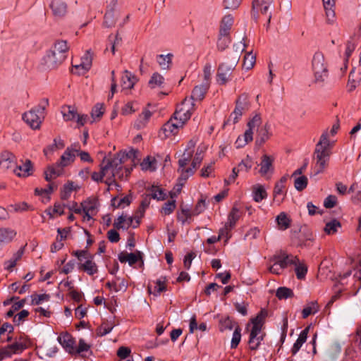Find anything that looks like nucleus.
Masks as SVG:
<instances>
[{"label": "nucleus", "mask_w": 361, "mask_h": 361, "mask_svg": "<svg viewBox=\"0 0 361 361\" xmlns=\"http://www.w3.org/2000/svg\"><path fill=\"white\" fill-rule=\"evenodd\" d=\"M16 157L12 153L5 151L0 154V170L6 171L14 169Z\"/></svg>", "instance_id": "412c9836"}, {"label": "nucleus", "mask_w": 361, "mask_h": 361, "mask_svg": "<svg viewBox=\"0 0 361 361\" xmlns=\"http://www.w3.org/2000/svg\"><path fill=\"white\" fill-rule=\"evenodd\" d=\"M341 226V223L338 220L334 219L326 224L324 231L328 235H333L338 231Z\"/></svg>", "instance_id": "09e8293b"}, {"label": "nucleus", "mask_w": 361, "mask_h": 361, "mask_svg": "<svg viewBox=\"0 0 361 361\" xmlns=\"http://www.w3.org/2000/svg\"><path fill=\"white\" fill-rule=\"evenodd\" d=\"M249 106L250 104L247 95H240L235 102L234 111L232 112L224 125L229 123L231 121H232L233 124L238 123L242 115L249 109Z\"/></svg>", "instance_id": "ddd939ff"}, {"label": "nucleus", "mask_w": 361, "mask_h": 361, "mask_svg": "<svg viewBox=\"0 0 361 361\" xmlns=\"http://www.w3.org/2000/svg\"><path fill=\"white\" fill-rule=\"evenodd\" d=\"M286 178L282 177L279 182H277L274 189V201L278 204H280L283 200V190L285 188V183Z\"/></svg>", "instance_id": "c85d7f7f"}, {"label": "nucleus", "mask_w": 361, "mask_h": 361, "mask_svg": "<svg viewBox=\"0 0 361 361\" xmlns=\"http://www.w3.org/2000/svg\"><path fill=\"white\" fill-rule=\"evenodd\" d=\"M137 81V79L134 75L125 71L121 78V87L123 90H131Z\"/></svg>", "instance_id": "c756f323"}, {"label": "nucleus", "mask_w": 361, "mask_h": 361, "mask_svg": "<svg viewBox=\"0 0 361 361\" xmlns=\"http://www.w3.org/2000/svg\"><path fill=\"white\" fill-rule=\"evenodd\" d=\"M27 348V345L23 342H15L11 345H8L6 349V350H9L8 354L11 353H16L18 352L23 351L24 349Z\"/></svg>", "instance_id": "4d7b16f0"}, {"label": "nucleus", "mask_w": 361, "mask_h": 361, "mask_svg": "<svg viewBox=\"0 0 361 361\" xmlns=\"http://www.w3.org/2000/svg\"><path fill=\"white\" fill-rule=\"evenodd\" d=\"M273 161L274 159L267 154H264L262 157V160L259 165L260 166L259 172L261 176H264L269 171H273Z\"/></svg>", "instance_id": "a878e982"}, {"label": "nucleus", "mask_w": 361, "mask_h": 361, "mask_svg": "<svg viewBox=\"0 0 361 361\" xmlns=\"http://www.w3.org/2000/svg\"><path fill=\"white\" fill-rule=\"evenodd\" d=\"M61 114L66 121H75L78 116V111L75 106H63L61 108Z\"/></svg>", "instance_id": "e433bc0d"}, {"label": "nucleus", "mask_w": 361, "mask_h": 361, "mask_svg": "<svg viewBox=\"0 0 361 361\" xmlns=\"http://www.w3.org/2000/svg\"><path fill=\"white\" fill-rule=\"evenodd\" d=\"M112 205L116 207H125L126 206H128L131 202V198L129 196H125L119 200L117 197H114L111 200Z\"/></svg>", "instance_id": "13d9d810"}, {"label": "nucleus", "mask_w": 361, "mask_h": 361, "mask_svg": "<svg viewBox=\"0 0 361 361\" xmlns=\"http://www.w3.org/2000/svg\"><path fill=\"white\" fill-rule=\"evenodd\" d=\"M230 37L228 36H221L219 34L218 41H217V47L220 51H224L228 46L230 43Z\"/></svg>", "instance_id": "338daca9"}, {"label": "nucleus", "mask_w": 361, "mask_h": 361, "mask_svg": "<svg viewBox=\"0 0 361 361\" xmlns=\"http://www.w3.org/2000/svg\"><path fill=\"white\" fill-rule=\"evenodd\" d=\"M140 223V217L138 215L134 216H128L126 214H121L116 219L114 220V227L116 229L127 230L130 226L137 228Z\"/></svg>", "instance_id": "4468645a"}, {"label": "nucleus", "mask_w": 361, "mask_h": 361, "mask_svg": "<svg viewBox=\"0 0 361 361\" xmlns=\"http://www.w3.org/2000/svg\"><path fill=\"white\" fill-rule=\"evenodd\" d=\"M208 89V84L196 85L192 91L190 100L201 101L204 99Z\"/></svg>", "instance_id": "f704fd0d"}, {"label": "nucleus", "mask_w": 361, "mask_h": 361, "mask_svg": "<svg viewBox=\"0 0 361 361\" xmlns=\"http://www.w3.org/2000/svg\"><path fill=\"white\" fill-rule=\"evenodd\" d=\"M176 200L172 199L164 203L161 208V213L165 216L171 214L176 209Z\"/></svg>", "instance_id": "052dcab7"}, {"label": "nucleus", "mask_w": 361, "mask_h": 361, "mask_svg": "<svg viewBox=\"0 0 361 361\" xmlns=\"http://www.w3.org/2000/svg\"><path fill=\"white\" fill-rule=\"evenodd\" d=\"M319 307L317 301H312L306 305L302 312V315L304 319L309 317L310 314H314L319 311Z\"/></svg>", "instance_id": "ea45409f"}, {"label": "nucleus", "mask_w": 361, "mask_h": 361, "mask_svg": "<svg viewBox=\"0 0 361 361\" xmlns=\"http://www.w3.org/2000/svg\"><path fill=\"white\" fill-rule=\"evenodd\" d=\"M68 49L66 40L56 41L44 59L47 68L54 69L60 66L66 59Z\"/></svg>", "instance_id": "20e7f679"}, {"label": "nucleus", "mask_w": 361, "mask_h": 361, "mask_svg": "<svg viewBox=\"0 0 361 361\" xmlns=\"http://www.w3.org/2000/svg\"><path fill=\"white\" fill-rule=\"evenodd\" d=\"M156 159L150 157L145 158L140 166L142 170L153 171L156 169Z\"/></svg>", "instance_id": "8fccbe9b"}, {"label": "nucleus", "mask_w": 361, "mask_h": 361, "mask_svg": "<svg viewBox=\"0 0 361 361\" xmlns=\"http://www.w3.org/2000/svg\"><path fill=\"white\" fill-rule=\"evenodd\" d=\"M307 178L305 176H301L295 178L294 186L297 190L302 191L307 187Z\"/></svg>", "instance_id": "e2e57ef3"}, {"label": "nucleus", "mask_w": 361, "mask_h": 361, "mask_svg": "<svg viewBox=\"0 0 361 361\" xmlns=\"http://www.w3.org/2000/svg\"><path fill=\"white\" fill-rule=\"evenodd\" d=\"M233 24V18L231 15L225 16L220 23L219 34L221 36H228Z\"/></svg>", "instance_id": "cd10ccee"}, {"label": "nucleus", "mask_w": 361, "mask_h": 361, "mask_svg": "<svg viewBox=\"0 0 361 361\" xmlns=\"http://www.w3.org/2000/svg\"><path fill=\"white\" fill-rule=\"evenodd\" d=\"M241 339V329L239 326L235 327L234 332L231 340V348H235L239 344Z\"/></svg>", "instance_id": "680f3d73"}, {"label": "nucleus", "mask_w": 361, "mask_h": 361, "mask_svg": "<svg viewBox=\"0 0 361 361\" xmlns=\"http://www.w3.org/2000/svg\"><path fill=\"white\" fill-rule=\"evenodd\" d=\"M73 255L81 262L79 269L92 276L98 272V268L93 260V256L87 250H76Z\"/></svg>", "instance_id": "1a4fd4ad"}, {"label": "nucleus", "mask_w": 361, "mask_h": 361, "mask_svg": "<svg viewBox=\"0 0 361 361\" xmlns=\"http://www.w3.org/2000/svg\"><path fill=\"white\" fill-rule=\"evenodd\" d=\"M139 154V151L135 149H130L128 152H119L118 153L114 155V157H109L111 160H115L116 159L120 160V164L116 167V169L121 166V164H123L124 162L127 161V159H130L133 162L135 161V159L137 158V155Z\"/></svg>", "instance_id": "4be33fe9"}, {"label": "nucleus", "mask_w": 361, "mask_h": 361, "mask_svg": "<svg viewBox=\"0 0 361 361\" xmlns=\"http://www.w3.org/2000/svg\"><path fill=\"white\" fill-rule=\"evenodd\" d=\"M29 312L26 310H23L14 316L13 322L16 325H20L28 317Z\"/></svg>", "instance_id": "774afa93"}, {"label": "nucleus", "mask_w": 361, "mask_h": 361, "mask_svg": "<svg viewBox=\"0 0 361 361\" xmlns=\"http://www.w3.org/2000/svg\"><path fill=\"white\" fill-rule=\"evenodd\" d=\"M239 218V209L237 207H233L228 214V221L226 223V227L232 228L235 225Z\"/></svg>", "instance_id": "c03bdc74"}, {"label": "nucleus", "mask_w": 361, "mask_h": 361, "mask_svg": "<svg viewBox=\"0 0 361 361\" xmlns=\"http://www.w3.org/2000/svg\"><path fill=\"white\" fill-rule=\"evenodd\" d=\"M336 0H322V4L325 12L326 22L333 25L336 23Z\"/></svg>", "instance_id": "6ab92c4d"}, {"label": "nucleus", "mask_w": 361, "mask_h": 361, "mask_svg": "<svg viewBox=\"0 0 361 361\" xmlns=\"http://www.w3.org/2000/svg\"><path fill=\"white\" fill-rule=\"evenodd\" d=\"M276 297L279 300H284L293 296V292L290 288L287 287H280L276 293Z\"/></svg>", "instance_id": "5fc2aeb1"}, {"label": "nucleus", "mask_w": 361, "mask_h": 361, "mask_svg": "<svg viewBox=\"0 0 361 361\" xmlns=\"http://www.w3.org/2000/svg\"><path fill=\"white\" fill-rule=\"evenodd\" d=\"M274 261L277 263L282 270L288 267V264H295L298 262V257L293 255L282 254L281 255L274 256Z\"/></svg>", "instance_id": "393cba45"}, {"label": "nucleus", "mask_w": 361, "mask_h": 361, "mask_svg": "<svg viewBox=\"0 0 361 361\" xmlns=\"http://www.w3.org/2000/svg\"><path fill=\"white\" fill-rule=\"evenodd\" d=\"M30 304L31 305H38L44 301H49L50 299V295L49 294H46V293H43V294L33 293L30 296Z\"/></svg>", "instance_id": "49530a36"}, {"label": "nucleus", "mask_w": 361, "mask_h": 361, "mask_svg": "<svg viewBox=\"0 0 361 361\" xmlns=\"http://www.w3.org/2000/svg\"><path fill=\"white\" fill-rule=\"evenodd\" d=\"M274 0H253L252 9L267 16V25L270 23L271 13L269 10L271 8Z\"/></svg>", "instance_id": "f3484780"}, {"label": "nucleus", "mask_w": 361, "mask_h": 361, "mask_svg": "<svg viewBox=\"0 0 361 361\" xmlns=\"http://www.w3.org/2000/svg\"><path fill=\"white\" fill-rule=\"evenodd\" d=\"M312 68L317 82H323L328 77L327 63L325 61L323 54L317 52L314 54Z\"/></svg>", "instance_id": "9d476101"}, {"label": "nucleus", "mask_w": 361, "mask_h": 361, "mask_svg": "<svg viewBox=\"0 0 361 361\" xmlns=\"http://www.w3.org/2000/svg\"><path fill=\"white\" fill-rule=\"evenodd\" d=\"M48 105V99H44L35 109L23 114V121L32 129H39L44 118V111Z\"/></svg>", "instance_id": "0eeeda50"}, {"label": "nucleus", "mask_w": 361, "mask_h": 361, "mask_svg": "<svg viewBox=\"0 0 361 361\" xmlns=\"http://www.w3.org/2000/svg\"><path fill=\"white\" fill-rule=\"evenodd\" d=\"M332 144L329 139V133L324 132L320 137L319 141L316 145L314 149V175L324 171L328 166L331 154Z\"/></svg>", "instance_id": "7ed1b4c3"}, {"label": "nucleus", "mask_w": 361, "mask_h": 361, "mask_svg": "<svg viewBox=\"0 0 361 361\" xmlns=\"http://www.w3.org/2000/svg\"><path fill=\"white\" fill-rule=\"evenodd\" d=\"M252 166V161L249 156L243 159L238 165V171L248 172Z\"/></svg>", "instance_id": "bf43d9fd"}, {"label": "nucleus", "mask_w": 361, "mask_h": 361, "mask_svg": "<svg viewBox=\"0 0 361 361\" xmlns=\"http://www.w3.org/2000/svg\"><path fill=\"white\" fill-rule=\"evenodd\" d=\"M253 200L256 202H260L267 197V193L263 185L257 184L252 187Z\"/></svg>", "instance_id": "4c0bfd02"}, {"label": "nucleus", "mask_w": 361, "mask_h": 361, "mask_svg": "<svg viewBox=\"0 0 361 361\" xmlns=\"http://www.w3.org/2000/svg\"><path fill=\"white\" fill-rule=\"evenodd\" d=\"M114 326V325L113 324H109L108 322H104L97 329V335L98 336H104L110 333Z\"/></svg>", "instance_id": "6e6d98bb"}, {"label": "nucleus", "mask_w": 361, "mask_h": 361, "mask_svg": "<svg viewBox=\"0 0 361 361\" xmlns=\"http://www.w3.org/2000/svg\"><path fill=\"white\" fill-rule=\"evenodd\" d=\"M255 56L252 52H247L244 56L243 67L245 70H250L255 64Z\"/></svg>", "instance_id": "3c124183"}, {"label": "nucleus", "mask_w": 361, "mask_h": 361, "mask_svg": "<svg viewBox=\"0 0 361 361\" xmlns=\"http://www.w3.org/2000/svg\"><path fill=\"white\" fill-rule=\"evenodd\" d=\"M309 330L310 326H307L300 332L297 341H295L291 349L293 355H295L300 349L303 343L307 341Z\"/></svg>", "instance_id": "c9c22d12"}, {"label": "nucleus", "mask_w": 361, "mask_h": 361, "mask_svg": "<svg viewBox=\"0 0 361 361\" xmlns=\"http://www.w3.org/2000/svg\"><path fill=\"white\" fill-rule=\"evenodd\" d=\"M104 113V106L102 104H96L92 111H91V116L92 118V121L91 123L95 121L96 120H99L101 117L103 116Z\"/></svg>", "instance_id": "603ef678"}, {"label": "nucleus", "mask_w": 361, "mask_h": 361, "mask_svg": "<svg viewBox=\"0 0 361 361\" xmlns=\"http://www.w3.org/2000/svg\"><path fill=\"white\" fill-rule=\"evenodd\" d=\"M91 66L92 56L88 51L81 59V63L78 65H75L73 67L75 70L78 71V74H84L90 68Z\"/></svg>", "instance_id": "bb28decb"}, {"label": "nucleus", "mask_w": 361, "mask_h": 361, "mask_svg": "<svg viewBox=\"0 0 361 361\" xmlns=\"http://www.w3.org/2000/svg\"><path fill=\"white\" fill-rule=\"evenodd\" d=\"M164 82V77L158 73H154L149 81V85L151 88L159 87Z\"/></svg>", "instance_id": "864d4df0"}, {"label": "nucleus", "mask_w": 361, "mask_h": 361, "mask_svg": "<svg viewBox=\"0 0 361 361\" xmlns=\"http://www.w3.org/2000/svg\"><path fill=\"white\" fill-rule=\"evenodd\" d=\"M279 229L285 231L290 226L291 220L285 212H281L276 217Z\"/></svg>", "instance_id": "58836bf2"}, {"label": "nucleus", "mask_w": 361, "mask_h": 361, "mask_svg": "<svg viewBox=\"0 0 361 361\" xmlns=\"http://www.w3.org/2000/svg\"><path fill=\"white\" fill-rule=\"evenodd\" d=\"M197 144V139H191L187 144L186 147L181 158L178 160V172L180 174L178 178V183L174 187L173 190L170 192L171 199L176 197L181 191L183 185L189 177L192 176L197 168L200 166L204 154L207 150V147L200 145L196 149L195 155L192 160L191 166L186 167L191 161V158L195 152V148Z\"/></svg>", "instance_id": "f257e3e1"}, {"label": "nucleus", "mask_w": 361, "mask_h": 361, "mask_svg": "<svg viewBox=\"0 0 361 361\" xmlns=\"http://www.w3.org/2000/svg\"><path fill=\"white\" fill-rule=\"evenodd\" d=\"M49 7L56 18L64 17L68 11V5L63 0H51Z\"/></svg>", "instance_id": "aec40b11"}, {"label": "nucleus", "mask_w": 361, "mask_h": 361, "mask_svg": "<svg viewBox=\"0 0 361 361\" xmlns=\"http://www.w3.org/2000/svg\"><path fill=\"white\" fill-rule=\"evenodd\" d=\"M141 258L142 256L140 252H137V253L121 252L118 255V259L121 262H128L130 266L135 264Z\"/></svg>", "instance_id": "2f4dec72"}, {"label": "nucleus", "mask_w": 361, "mask_h": 361, "mask_svg": "<svg viewBox=\"0 0 361 361\" xmlns=\"http://www.w3.org/2000/svg\"><path fill=\"white\" fill-rule=\"evenodd\" d=\"M16 231L11 228H0V243H11L16 236Z\"/></svg>", "instance_id": "473e14b6"}, {"label": "nucleus", "mask_w": 361, "mask_h": 361, "mask_svg": "<svg viewBox=\"0 0 361 361\" xmlns=\"http://www.w3.org/2000/svg\"><path fill=\"white\" fill-rule=\"evenodd\" d=\"M173 54H160L157 56V62L163 70H169L172 63Z\"/></svg>", "instance_id": "a19ab883"}, {"label": "nucleus", "mask_w": 361, "mask_h": 361, "mask_svg": "<svg viewBox=\"0 0 361 361\" xmlns=\"http://www.w3.org/2000/svg\"><path fill=\"white\" fill-rule=\"evenodd\" d=\"M236 326H238V324L230 317L221 318L219 321V329L221 331L235 329Z\"/></svg>", "instance_id": "37998d69"}, {"label": "nucleus", "mask_w": 361, "mask_h": 361, "mask_svg": "<svg viewBox=\"0 0 361 361\" xmlns=\"http://www.w3.org/2000/svg\"><path fill=\"white\" fill-rule=\"evenodd\" d=\"M111 168L109 171V176L106 179L104 183L109 186H116L117 188H121V186L116 183V179L118 178L119 180H123L125 178H128L130 174L131 169L128 168L123 167V164H121V166L118 169Z\"/></svg>", "instance_id": "2eb2a0df"}, {"label": "nucleus", "mask_w": 361, "mask_h": 361, "mask_svg": "<svg viewBox=\"0 0 361 361\" xmlns=\"http://www.w3.org/2000/svg\"><path fill=\"white\" fill-rule=\"evenodd\" d=\"M79 186L74 184L73 182H68L63 185V189L61 191V198L62 200H67L71 196V192L73 190L79 189Z\"/></svg>", "instance_id": "79ce46f5"}, {"label": "nucleus", "mask_w": 361, "mask_h": 361, "mask_svg": "<svg viewBox=\"0 0 361 361\" xmlns=\"http://www.w3.org/2000/svg\"><path fill=\"white\" fill-rule=\"evenodd\" d=\"M78 152H79L78 145H75L67 147L58 161L59 164L63 168L71 165L74 161Z\"/></svg>", "instance_id": "a211bd4d"}, {"label": "nucleus", "mask_w": 361, "mask_h": 361, "mask_svg": "<svg viewBox=\"0 0 361 361\" xmlns=\"http://www.w3.org/2000/svg\"><path fill=\"white\" fill-rule=\"evenodd\" d=\"M33 171V165L30 159H26L23 164L17 166L13 169V172L19 177H27L30 176Z\"/></svg>", "instance_id": "b1692460"}, {"label": "nucleus", "mask_w": 361, "mask_h": 361, "mask_svg": "<svg viewBox=\"0 0 361 361\" xmlns=\"http://www.w3.org/2000/svg\"><path fill=\"white\" fill-rule=\"evenodd\" d=\"M63 172V168L56 162L54 165L47 166L44 171V178L47 181L50 182L52 179H54L60 176Z\"/></svg>", "instance_id": "5701e85b"}, {"label": "nucleus", "mask_w": 361, "mask_h": 361, "mask_svg": "<svg viewBox=\"0 0 361 361\" xmlns=\"http://www.w3.org/2000/svg\"><path fill=\"white\" fill-rule=\"evenodd\" d=\"M183 126V122H180L173 116L162 126L159 136L161 139L174 136L178 133L179 128Z\"/></svg>", "instance_id": "dca6fc26"}, {"label": "nucleus", "mask_w": 361, "mask_h": 361, "mask_svg": "<svg viewBox=\"0 0 361 361\" xmlns=\"http://www.w3.org/2000/svg\"><path fill=\"white\" fill-rule=\"evenodd\" d=\"M267 312L262 310L255 318L251 319L252 328L250 334L249 345L251 350H256L263 340V336L260 335L264 323Z\"/></svg>", "instance_id": "6e6552de"}, {"label": "nucleus", "mask_w": 361, "mask_h": 361, "mask_svg": "<svg viewBox=\"0 0 361 361\" xmlns=\"http://www.w3.org/2000/svg\"><path fill=\"white\" fill-rule=\"evenodd\" d=\"M151 196L154 199L163 200L166 197L164 190L157 186H152L151 188Z\"/></svg>", "instance_id": "0e129e2a"}, {"label": "nucleus", "mask_w": 361, "mask_h": 361, "mask_svg": "<svg viewBox=\"0 0 361 361\" xmlns=\"http://www.w3.org/2000/svg\"><path fill=\"white\" fill-rule=\"evenodd\" d=\"M120 163L119 159L111 160L109 157H105L99 164L100 171L92 173L91 178L97 183L102 182L104 177L107 179L109 176L111 168H114L115 170Z\"/></svg>", "instance_id": "9b49d317"}, {"label": "nucleus", "mask_w": 361, "mask_h": 361, "mask_svg": "<svg viewBox=\"0 0 361 361\" xmlns=\"http://www.w3.org/2000/svg\"><path fill=\"white\" fill-rule=\"evenodd\" d=\"M245 44L240 42L237 46L236 52L231 56L229 61L222 63L218 68L217 78L221 85L226 84L230 79L233 71L237 66L240 58V53L245 50Z\"/></svg>", "instance_id": "423d86ee"}, {"label": "nucleus", "mask_w": 361, "mask_h": 361, "mask_svg": "<svg viewBox=\"0 0 361 361\" xmlns=\"http://www.w3.org/2000/svg\"><path fill=\"white\" fill-rule=\"evenodd\" d=\"M295 266V271L296 276L298 279H303L307 272V267L303 262H301L298 258V262L295 264H293Z\"/></svg>", "instance_id": "de8ad7c7"}, {"label": "nucleus", "mask_w": 361, "mask_h": 361, "mask_svg": "<svg viewBox=\"0 0 361 361\" xmlns=\"http://www.w3.org/2000/svg\"><path fill=\"white\" fill-rule=\"evenodd\" d=\"M262 124V118L259 115H255L248 123L247 129L245 130L243 137H238L235 143L238 147H242L253 139V132L257 130L256 142L259 145L264 144L271 136L270 125L267 123L263 126Z\"/></svg>", "instance_id": "f03ea898"}, {"label": "nucleus", "mask_w": 361, "mask_h": 361, "mask_svg": "<svg viewBox=\"0 0 361 361\" xmlns=\"http://www.w3.org/2000/svg\"><path fill=\"white\" fill-rule=\"evenodd\" d=\"M360 81V78L355 77L354 73L351 71L350 73L349 79L348 82V87L349 91H353L355 89V87L359 85Z\"/></svg>", "instance_id": "69168bd1"}, {"label": "nucleus", "mask_w": 361, "mask_h": 361, "mask_svg": "<svg viewBox=\"0 0 361 361\" xmlns=\"http://www.w3.org/2000/svg\"><path fill=\"white\" fill-rule=\"evenodd\" d=\"M23 252L18 250L16 252L11 259L4 262L5 269L12 271L13 269L16 267V263L22 257Z\"/></svg>", "instance_id": "a18cd8bd"}, {"label": "nucleus", "mask_w": 361, "mask_h": 361, "mask_svg": "<svg viewBox=\"0 0 361 361\" xmlns=\"http://www.w3.org/2000/svg\"><path fill=\"white\" fill-rule=\"evenodd\" d=\"M152 116V113L148 109H144L142 112L139 115L137 120L135 121V127L137 129H142L145 128L148 123L150 118Z\"/></svg>", "instance_id": "72a5a7b5"}, {"label": "nucleus", "mask_w": 361, "mask_h": 361, "mask_svg": "<svg viewBox=\"0 0 361 361\" xmlns=\"http://www.w3.org/2000/svg\"><path fill=\"white\" fill-rule=\"evenodd\" d=\"M80 206L82 208V212L97 214V209L99 206L98 200L94 197H89L81 202Z\"/></svg>", "instance_id": "7c9ffc66"}, {"label": "nucleus", "mask_w": 361, "mask_h": 361, "mask_svg": "<svg viewBox=\"0 0 361 361\" xmlns=\"http://www.w3.org/2000/svg\"><path fill=\"white\" fill-rule=\"evenodd\" d=\"M195 111V104L192 101L185 98L180 104H179L173 114V117L180 122L185 123L190 118Z\"/></svg>", "instance_id": "f8f14e48"}, {"label": "nucleus", "mask_w": 361, "mask_h": 361, "mask_svg": "<svg viewBox=\"0 0 361 361\" xmlns=\"http://www.w3.org/2000/svg\"><path fill=\"white\" fill-rule=\"evenodd\" d=\"M57 341L66 352L71 355H81L82 357H84L82 353L90 350L91 345L82 338L79 340L78 346L75 347V338L68 332L61 333L58 336Z\"/></svg>", "instance_id": "39448f33"}]
</instances>
